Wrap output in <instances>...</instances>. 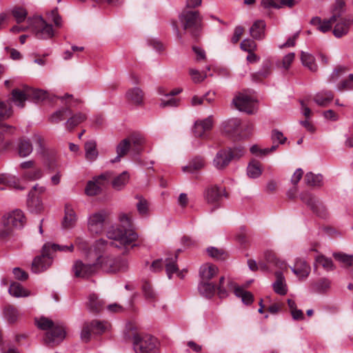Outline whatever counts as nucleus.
Returning <instances> with one entry per match:
<instances>
[{
  "label": "nucleus",
  "instance_id": "nucleus-1",
  "mask_svg": "<svg viewBox=\"0 0 353 353\" xmlns=\"http://www.w3.org/2000/svg\"><path fill=\"white\" fill-rule=\"evenodd\" d=\"M120 225L111 227L107 232V237L113 240L111 245L122 250V253L125 254L129 251V248L137 246L134 243L138 239V234L132 229V220L130 215L121 214L119 217Z\"/></svg>",
  "mask_w": 353,
  "mask_h": 353
},
{
  "label": "nucleus",
  "instance_id": "nucleus-2",
  "mask_svg": "<svg viewBox=\"0 0 353 353\" xmlns=\"http://www.w3.org/2000/svg\"><path fill=\"white\" fill-rule=\"evenodd\" d=\"M179 23L186 33L195 41L202 34L203 17L197 10H183L179 16Z\"/></svg>",
  "mask_w": 353,
  "mask_h": 353
},
{
  "label": "nucleus",
  "instance_id": "nucleus-3",
  "mask_svg": "<svg viewBox=\"0 0 353 353\" xmlns=\"http://www.w3.org/2000/svg\"><path fill=\"white\" fill-rule=\"evenodd\" d=\"M26 223V218L21 210H15L5 214L2 218L3 228L0 229V238L9 236L12 228H21Z\"/></svg>",
  "mask_w": 353,
  "mask_h": 353
},
{
  "label": "nucleus",
  "instance_id": "nucleus-4",
  "mask_svg": "<svg viewBox=\"0 0 353 353\" xmlns=\"http://www.w3.org/2000/svg\"><path fill=\"white\" fill-rule=\"evenodd\" d=\"M98 269L107 273L125 272L128 268L126 259L110 255H100L97 259Z\"/></svg>",
  "mask_w": 353,
  "mask_h": 353
},
{
  "label": "nucleus",
  "instance_id": "nucleus-5",
  "mask_svg": "<svg viewBox=\"0 0 353 353\" xmlns=\"http://www.w3.org/2000/svg\"><path fill=\"white\" fill-rule=\"evenodd\" d=\"M158 340L150 334H135L133 348L135 353H159Z\"/></svg>",
  "mask_w": 353,
  "mask_h": 353
},
{
  "label": "nucleus",
  "instance_id": "nucleus-6",
  "mask_svg": "<svg viewBox=\"0 0 353 353\" xmlns=\"http://www.w3.org/2000/svg\"><path fill=\"white\" fill-rule=\"evenodd\" d=\"M110 326L107 321L94 320L84 323L81 332V339L85 343L90 341L92 334H102L106 332Z\"/></svg>",
  "mask_w": 353,
  "mask_h": 353
},
{
  "label": "nucleus",
  "instance_id": "nucleus-7",
  "mask_svg": "<svg viewBox=\"0 0 353 353\" xmlns=\"http://www.w3.org/2000/svg\"><path fill=\"white\" fill-rule=\"evenodd\" d=\"M345 5V0H335L332 17L327 20L321 21L320 26L317 29L323 33L330 30L332 24L336 22L344 13Z\"/></svg>",
  "mask_w": 353,
  "mask_h": 353
},
{
  "label": "nucleus",
  "instance_id": "nucleus-8",
  "mask_svg": "<svg viewBox=\"0 0 353 353\" xmlns=\"http://www.w3.org/2000/svg\"><path fill=\"white\" fill-rule=\"evenodd\" d=\"M54 255L44 249V245L42 248L41 254L37 256L32 263V271L34 273H40L46 271L52 263Z\"/></svg>",
  "mask_w": 353,
  "mask_h": 353
},
{
  "label": "nucleus",
  "instance_id": "nucleus-9",
  "mask_svg": "<svg viewBox=\"0 0 353 353\" xmlns=\"http://www.w3.org/2000/svg\"><path fill=\"white\" fill-rule=\"evenodd\" d=\"M108 214L105 210H100L93 213L88 218V227L89 231L94 234H99L104 230L105 219Z\"/></svg>",
  "mask_w": 353,
  "mask_h": 353
},
{
  "label": "nucleus",
  "instance_id": "nucleus-10",
  "mask_svg": "<svg viewBox=\"0 0 353 353\" xmlns=\"http://www.w3.org/2000/svg\"><path fill=\"white\" fill-rule=\"evenodd\" d=\"M300 199L318 216H323L325 214L324 205L310 192H303L299 195Z\"/></svg>",
  "mask_w": 353,
  "mask_h": 353
},
{
  "label": "nucleus",
  "instance_id": "nucleus-11",
  "mask_svg": "<svg viewBox=\"0 0 353 353\" xmlns=\"http://www.w3.org/2000/svg\"><path fill=\"white\" fill-rule=\"evenodd\" d=\"M111 177L112 173L110 172H106L94 177L93 181H90L86 185L85 190L86 194L88 196L99 194L101 191V186L103 185L105 182L109 181Z\"/></svg>",
  "mask_w": 353,
  "mask_h": 353
},
{
  "label": "nucleus",
  "instance_id": "nucleus-12",
  "mask_svg": "<svg viewBox=\"0 0 353 353\" xmlns=\"http://www.w3.org/2000/svg\"><path fill=\"white\" fill-rule=\"evenodd\" d=\"M72 270L76 277L86 278L94 274L99 269L97 261L92 264H85L78 260L75 261Z\"/></svg>",
  "mask_w": 353,
  "mask_h": 353
},
{
  "label": "nucleus",
  "instance_id": "nucleus-13",
  "mask_svg": "<svg viewBox=\"0 0 353 353\" xmlns=\"http://www.w3.org/2000/svg\"><path fill=\"white\" fill-rule=\"evenodd\" d=\"M228 196L225 190L216 185L208 187L204 192V198L208 204L216 205L223 196Z\"/></svg>",
  "mask_w": 353,
  "mask_h": 353
},
{
  "label": "nucleus",
  "instance_id": "nucleus-14",
  "mask_svg": "<svg viewBox=\"0 0 353 353\" xmlns=\"http://www.w3.org/2000/svg\"><path fill=\"white\" fill-rule=\"evenodd\" d=\"M65 334L64 326L62 324L57 323L46 333L44 340L48 344H58L65 339Z\"/></svg>",
  "mask_w": 353,
  "mask_h": 353
},
{
  "label": "nucleus",
  "instance_id": "nucleus-15",
  "mask_svg": "<svg viewBox=\"0 0 353 353\" xmlns=\"http://www.w3.org/2000/svg\"><path fill=\"white\" fill-rule=\"evenodd\" d=\"M35 35L39 39L52 38L54 31L52 25L48 24L42 17L35 19Z\"/></svg>",
  "mask_w": 353,
  "mask_h": 353
},
{
  "label": "nucleus",
  "instance_id": "nucleus-16",
  "mask_svg": "<svg viewBox=\"0 0 353 353\" xmlns=\"http://www.w3.org/2000/svg\"><path fill=\"white\" fill-rule=\"evenodd\" d=\"M232 159H234V153L232 152V149L221 150L216 154L212 164L216 169L223 170L230 164Z\"/></svg>",
  "mask_w": 353,
  "mask_h": 353
},
{
  "label": "nucleus",
  "instance_id": "nucleus-17",
  "mask_svg": "<svg viewBox=\"0 0 353 353\" xmlns=\"http://www.w3.org/2000/svg\"><path fill=\"white\" fill-rule=\"evenodd\" d=\"M232 103L240 111H243L248 114L253 112L254 101L248 95L239 94L233 99Z\"/></svg>",
  "mask_w": 353,
  "mask_h": 353
},
{
  "label": "nucleus",
  "instance_id": "nucleus-18",
  "mask_svg": "<svg viewBox=\"0 0 353 353\" xmlns=\"http://www.w3.org/2000/svg\"><path fill=\"white\" fill-rule=\"evenodd\" d=\"M241 125L240 119L237 118L230 119L223 123V132L230 137L240 139Z\"/></svg>",
  "mask_w": 353,
  "mask_h": 353
},
{
  "label": "nucleus",
  "instance_id": "nucleus-19",
  "mask_svg": "<svg viewBox=\"0 0 353 353\" xmlns=\"http://www.w3.org/2000/svg\"><path fill=\"white\" fill-rule=\"evenodd\" d=\"M334 23L336 24L333 30V34L336 37L340 38L347 34L350 26L353 23V18L352 17L343 18L341 15Z\"/></svg>",
  "mask_w": 353,
  "mask_h": 353
},
{
  "label": "nucleus",
  "instance_id": "nucleus-20",
  "mask_svg": "<svg viewBox=\"0 0 353 353\" xmlns=\"http://www.w3.org/2000/svg\"><path fill=\"white\" fill-rule=\"evenodd\" d=\"M212 128V119L211 117H209L205 119L196 121L194 123L193 133L195 137L203 138Z\"/></svg>",
  "mask_w": 353,
  "mask_h": 353
},
{
  "label": "nucleus",
  "instance_id": "nucleus-21",
  "mask_svg": "<svg viewBox=\"0 0 353 353\" xmlns=\"http://www.w3.org/2000/svg\"><path fill=\"white\" fill-rule=\"evenodd\" d=\"M28 87L23 90L14 89L11 92V97L8 101L12 102L14 105L20 108L25 107L26 101L29 99L28 96Z\"/></svg>",
  "mask_w": 353,
  "mask_h": 353
},
{
  "label": "nucleus",
  "instance_id": "nucleus-22",
  "mask_svg": "<svg viewBox=\"0 0 353 353\" xmlns=\"http://www.w3.org/2000/svg\"><path fill=\"white\" fill-rule=\"evenodd\" d=\"M266 24L265 21L259 19L255 21L250 28V36L256 40H263L265 38Z\"/></svg>",
  "mask_w": 353,
  "mask_h": 353
},
{
  "label": "nucleus",
  "instance_id": "nucleus-23",
  "mask_svg": "<svg viewBox=\"0 0 353 353\" xmlns=\"http://www.w3.org/2000/svg\"><path fill=\"white\" fill-rule=\"evenodd\" d=\"M228 288L233 290L235 295L241 299L242 301L246 304H250L253 302V295L250 292L244 290L242 288L236 285L234 283L228 281Z\"/></svg>",
  "mask_w": 353,
  "mask_h": 353
},
{
  "label": "nucleus",
  "instance_id": "nucleus-24",
  "mask_svg": "<svg viewBox=\"0 0 353 353\" xmlns=\"http://www.w3.org/2000/svg\"><path fill=\"white\" fill-rule=\"evenodd\" d=\"M291 270L300 279H306L310 273V266L305 261L300 259L296 260Z\"/></svg>",
  "mask_w": 353,
  "mask_h": 353
},
{
  "label": "nucleus",
  "instance_id": "nucleus-25",
  "mask_svg": "<svg viewBox=\"0 0 353 353\" xmlns=\"http://www.w3.org/2000/svg\"><path fill=\"white\" fill-rule=\"evenodd\" d=\"M272 63L267 59L263 62L261 68L256 72L252 74V79L256 82H261L269 77L272 74Z\"/></svg>",
  "mask_w": 353,
  "mask_h": 353
},
{
  "label": "nucleus",
  "instance_id": "nucleus-26",
  "mask_svg": "<svg viewBox=\"0 0 353 353\" xmlns=\"http://www.w3.org/2000/svg\"><path fill=\"white\" fill-rule=\"evenodd\" d=\"M66 106L61 109H59L52 114H51L48 118V121L51 123H58L60 121L65 120L67 116H69L72 113L70 106L72 103L65 102Z\"/></svg>",
  "mask_w": 353,
  "mask_h": 353
},
{
  "label": "nucleus",
  "instance_id": "nucleus-27",
  "mask_svg": "<svg viewBox=\"0 0 353 353\" xmlns=\"http://www.w3.org/2000/svg\"><path fill=\"white\" fill-rule=\"evenodd\" d=\"M218 273V268L216 265L211 263L202 265L199 269L200 281H208L215 276Z\"/></svg>",
  "mask_w": 353,
  "mask_h": 353
},
{
  "label": "nucleus",
  "instance_id": "nucleus-28",
  "mask_svg": "<svg viewBox=\"0 0 353 353\" xmlns=\"http://www.w3.org/2000/svg\"><path fill=\"white\" fill-rule=\"evenodd\" d=\"M77 220V214L70 204L65 205V216L62 223L64 228H71L74 226Z\"/></svg>",
  "mask_w": 353,
  "mask_h": 353
},
{
  "label": "nucleus",
  "instance_id": "nucleus-29",
  "mask_svg": "<svg viewBox=\"0 0 353 353\" xmlns=\"http://www.w3.org/2000/svg\"><path fill=\"white\" fill-rule=\"evenodd\" d=\"M70 116V117L64 123L66 130L70 132L73 130L76 126L83 123L87 119L86 114L81 112H77L72 115L71 114Z\"/></svg>",
  "mask_w": 353,
  "mask_h": 353
},
{
  "label": "nucleus",
  "instance_id": "nucleus-30",
  "mask_svg": "<svg viewBox=\"0 0 353 353\" xmlns=\"http://www.w3.org/2000/svg\"><path fill=\"white\" fill-rule=\"evenodd\" d=\"M27 205L28 209L32 212L39 213L43 209L41 199L37 195H34L33 191L29 192Z\"/></svg>",
  "mask_w": 353,
  "mask_h": 353
},
{
  "label": "nucleus",
  "instance_id": "nucleus-31",
  "mask_svg": "<svg viewBox=\"0 0 353 353\" xmlns=\"http://www.w3.org/2000/svg\"><path fill=\"white\" fill-rule=\"evenodd\" d=\"M17 150L20 157L24 158L29 156L33 150L31 141L26 138L20 139L18 142Z\"/></svg>",
  "mask_w": 353,
  "mask_h": 353
},
{
  "label": "nucleus",
  "instance_id": "nucleus-32",
  "mask_svg": "<svg viewBox=\"0 0 353 353\" xmlns=\"http://www.w3.org/2000/svg\"><path fill=\"white\" fill-rule=\"evenodd\" d=\"M199 294L205 298H212L216 290V285L212 282L200 281L198 285Z\"/></svg>",
  "mask_w": 353,
  "mask_h": 353
},
{
  "label": "nucleus",
  "instance_id": "nucleus-33",
  "mask_svg": "<svg viewBox=\"0 0 353 353\" xmlns=\"http://www.w3.org/2000/svg\"><path fill=\"white\" fill-rule=\"evenodd\" d=\"M85 149V157L88 161H95L99 155L98 150L97 149V143L94 140L87 141L84 145Z\"/></svg>",
  "mask_w": 353,
  "mask_h": 353
},
{
  "label": "nucleus",
  "instance_id": "nucleus-34",
  "mask_svg": "<svg viewBox=\"0 0 353 353\" xmlns=\"http://www.w3.org/2000/svg\"><path fill=\"white\" fill-rule=\"evenodd\" d=\"M275 276L276 280L272 285L274 292L280 295L286 294L288 290L283 273L280 271H276Z\"/></svg>",
  "mask_w": 353,
  "mask_h": 353
},
{
  "label": "nucleus",
  "instance_id": "nucleus-35",
  "mask_svg": "<svg viewBox=\"0 0 353 353\" xmlns=\"http://www.w3.org/2000/svg\"><path fill=\"white\" fill-rule=\"evenodd\" d=\"M333 99L334 94L330 90H323L315 94L314 101L319 105L324 107L327 105Z\"/></svg>",
  "mask_w": 353,
  "mask_h": 353
},
{
  "label": "nucleus",
  "instance_id": "nucleus-36",
  "mask_svg": "<svg viewBox=\"0 0 353 353\" xmlns=\"http://www.w3.org/2000/svg\"><path fill=\"white\" fill-rule=\"evenodd\" d=\"M129 173L126 171H124L113 179L112 181V186L117 190H121L126 185L129 181Z\"/></svg>",
  "mask_w": 353,
  "mask_h": 353
},
{
  "label": "nucleus",
  "instance_id": "nucleus-37",
  "mask_svg": "<svg viewBox=\"0 0 353 353\" xmlns=\"http://www.w3.org/2000/svg\"><path fill=\"white\" fill-rule=\"evenodd\" d=\"M177 258L178 254L176 253L172 257H168L164 259V265L165 267L166 273L169 279H171V275L172 274L177 272L179 270L178 266L176 265Z\"/></svg>",
  "mask_w": 353,
  "mask_h": 353
},
{
  "label": "nucleus",
  "instance_id": "nucleus-38",
  "mask_svg": "<svg viewBox=\"0 0 353 353\" xmlns=\"http://www.w3.org/2000/svg\"><path fill=\"white\" fill-rule=\"evenodd\" d=\"M0 184L17 190H23L24 188L19 184V180L14 176L7 174H0Z\"/></svg>",
  "mask_w": 353,
  "mask_h": 353
},
{
  "label": "nucleus",
  "instance_id": "nucleus-39",
  "mask_svg": "<svg viewBox=\"0 0 353 353\" xmlns=\"http://www.w3.org/2000/svg\"><path fill=\"white\" fill-rule=\"evenodd\" d=\"M304 182L310 187H320L323 184V176L320 174H315L309 172L305 175Z\"/></svg>",
  "mask_w": 353,
  "mask_h": 353
},
{
  "label": "nucleus",
  "instance_id": "nucleus-40",
  "mask_svg": "<svg viewBox=\"0 0 353 353\" xmlns=\"http://www.w3.org/2000/svg\"><path fill=\"white\" fill-rule=\"evenodd\" d=\"M126 96L128 99L136 105H141L143 99V92L139 88H134L129 90Z\"/></svg>",
  "mask_w": 353,
  "mask_h": 353
},
{
  "label": "nucleus",
  "instance_id": "nucleus-41",
  "mask_svg": "<svg viewBox=\"0 0 353 353\" xmlns=\"http://www.w3.org/2000/svg\"><path fill=\"white\" fill-rule=\"evenodd\" d=\"M44 249L46 250L47 249L50 252H51L54 255V252L57 251L63 252H72L74 250V245L70 243L68 245H61L56 243H46L44 244Z\"/></svg>",
  "mask_w": 353,
  "mask_h": 353
},
{
  "label": "nucleus",
  "instance_id": "nucleus-42",
  "mask_svg": "<svg viewBox=\"0 0 353 353\" xmlns=\"http://www.w3.org/2000/svg\"><path fill=\"white\" fill-rule=\"evenodd\" d=\"M13 114V110L10 101L0 100V122L7 120Z\"/></svg>",
  "mask_w": 353,
  "mask_h": 353
},
{
  "label": "nucleus",
  "instance_id": "nucleus-43",
  "mask_svg": "<svg viewBox=\"0 0 353 353\" xmlns=\"http://www.w3.org/2000/svg\"><path fill=\"white\" fill-rule=\"evenodd\" d=\"M205 166V161L203 158L197 157L194 158L189 165L183 168V172H193L196 170H200Z\"/></svg>",
  "mask_w": 353,
  "mask_h": 353
},
{
  "label": "nucleus",
  "instance_id": "nucleus-44",
  "mask_svg": "<svg viewBox=\"0 0 353 353\" xmlns=\"http://www.w3.org/2000/svg\"><path fill=\"white\" fill-rule=\"evenodd\" d=\"M301 59L303 65L310 70L315 72L317 70V65L314 62V57L310 53L301 52Z\"/></svg>",
  "mask_w": 353,
  "mask_h": 353
},
{
  "label": "nucleus",
  "instance_id": "nucleus-45",
  "mask_svg": "<svg viewBox=\"0 0 353 353\" xmlns=\"http://www.w3.org/2000/svg\"><path fill=\"white\" fill-rule=\"evenodd\" d=\"M88 306L90 312L97 313L103 309V303L99 299L97 295L91 294L89 296Z\"/></svg>",
  "mask_w": 353,
  "mask_h": 353
},
{
  "label": "nucleus",
  "instance_id": "nucleus-46",
  "mask_svg": "<svg viewBox=\"0 0 353 353\" xmlns=\"http://www.w3.org/2000/svg\"><path fill=\"white\" fill-rule=\"evenodd\" d=\"M27 94L29 96V99H32L36 103L42 101L47 97V92L46 91L28 87Z\"/></svg>",
  "mask_w": 353,
  "mask_h": 353
},
{
  "label": "nucleus",
  "instance_id": "nucleus-47",
  "mask_svg": "<svg viewBox=\"0 0 353 353\" xmlns=\"http://www.w3.org/2000/svg\"><path fill=\"white\" fill-rule=\"evenodd\" d=\"M278 148V145H272V147L261 149L257 145H253L250 148V152L256 157H263L270 152H274Z\"/></svg>",
  "mask_w": 353,
  "mask_h": 353
},
{
  "label": "nucleus",
  "instance_id": "nucleus-48",
  "mask_svg": "<svg viewBox=\"0 0 353 353\" xmlns=\"http://www.w3.org/2000/svg\"><path fill=\"white\" fill-rule=\"evenodd\" d=\"M10 12L18 23L24 21L28 15L26 9L21 6H14Z\"/></svg>",
  "mask_w": 353,
  "mask_h": 353
},
{
  "label": "nucleus",
  "instance_id": "nucleus-49",
  "mask_svg": "<svg viewBox=\"0 0 353 353\" xmlns=\"http://www.w3.org/2000/svg\"><path fill=\"white\" fill-rule=\"evenodd\" d=\"M247 172L249 177L258 178L262 173L260 163L255 161L250 163L247 168Z\"/></svg>",
  "mask_w": 353,
  "mask_h": 353
},
{
  "label": "nucleus",
  "instance_id": "nucleus-50",
  "mask_svg": "<svg viewBox=\"0 0 353 353\" xmlns=\"http://www.w3.org/2000/svg\"><path fill=\"white\" fill-rule=\"evenodd\" d=\"M9 293L15 297L28 296L29 294L19 283H12L9 288Z\"/></svg>",
  "mask_w": 353,
  "mask_h": 353
},
{
  "label": "nucleus",
  "instance_id": "nucleus-51",
  "mask_svg": "<svg viewBox=\"0 0 353 353\" xmlns=\"http://www.w3.org/2000/svg\"><path fill=\"white\" fill-rule=\"evenodd\" d=\"M43 176V171L40 168L34 167L32 170H26L23 173V178L29 181H36Z\"/></svg>",
  "mask_w": 353,
  "mask_h": 353
},
{
  "label": "nucleus",
  "instance_id": "nucleus-52",
  "mask_svg": "<svg viewBox=\"0 0 353 353\" xmlns=\"http://www.w3.org/2000/svg\"><path fill=\"white\" fill-rule=\"evenodd\" d=\"M142 291L145 299L148 301H154L157 299V294L154 291L151 284L148 282H144L142 285Z\"/></svg>",
  "mask_w": 353,
  "mask_h": 353
},
{
  "label": "nucleus",
  "instance_id": "nucleus-53",
  "mask_svg": "<svg viewBox=\"0 0 353 353\" xmlns=\"http://www.w3.org/2000/svg\"><path fill=\"white\" fill-rule=\"evenodd\" d=\"M4 315L6 320L9 323H13L17 321L19 316V313L17 310L12 305H8L6 307L4 310Z\"/></svg>",
  "mask_w": 353,
  "mask_h": 353
},
{
  "label": "nucleus",
  "instance_id": "nucleus-54",
  "mask_svg": "<svg viewBox=\"0 0 353 353\" xmlns=\"http://www.w3.org/2000/svg\"><path fill=\"white\" fill-rule=\"evenodd\" d=\"M128 139L130 141V145L133 144L136 152H139V147L145 142L144 137L139 133H133Z\"/></svg>",
  "mask_w": 353,
  "mask_h": 353
},
{
  "label": "nucleus",
  "instance_id": "nucleus-55",
  "mask_svg": "<svg viewBox=\"0 0 353 353\" xmlns=\"http://www.w3.org/2000/svg\"><path fill=\"white\" fill-rule=\"evenodd\" d=\"M32 140L36 145L37 152L40 154L44 155L46 152V148L43 137L40 134H36L33 135Z\"/></svg>",
  "mask_w": 353,
  "mask_h": 353
},
{
  "label": "nucleus",
  "instance_id": "nucleus-56",
  "mask_svg": "<svg viewBox=\"0 0 353 353\" xmlns=\"http://www.w3.org/2000/svg\"><path fill=\"white\" fill-rule=\"evenodd\" d=\"M264 258L267 263H272L276 267L282 268L285 264L280 261L276 256L275 254L271 250H266L264 252Z\"/></svg>",
  "mask_w": 353,
  "mask_h": 353
},
{
  "label": "nucleus",
  "instance_id": "nucleus-57",
  "mask_svg": "<svg viewBox=\"0 0 353 353\" xmlns=\"http://www.w3.org/2000/svg\"><path fill=\"white\" fill-rule=\"evenodd\" d=\"M35 323L37 327L42 330H50V329L55 325L52 320L44 316L35 319Z\"/></svg>",
  "mask_w": 353,
  "mask_h": 353
},
{
  "label": "nucleus",
  "instance_id": "nucleus-58",
  "mask_svg": "<svg viewBox=\"0 0 353 353\" xmlns=\"http://www.w3.org/2000/svg\"><path fill=\"white\" fill-rule=\"evenodd\" d=\"M316 262L327 271H330L334 269L332 260L324 256L323 255L317 256L316 258Z\"/></svg>",
  "mask_w": 353,
  "mask_h": 353
},
{
  "label": "nucleus",
  "instance_id": "nucleus-59",
  "mask_svg": "<svg viewBox=\"0 0 353 353\" xmlns=\"http://www.w3.org/2000/svg\"><path fill=\"white\" fill-rule=\"evenodd\" d=\"M206 251L210 256L216 259L223 260L226 257L225 252L221 249H218L214 247H210L207 248Z\"/></svg>",
  "mask_w": 353,
  "mask_h": 353
},
{
  "label": "nucleus",
  "instance_id": "nucleus-60",
  "mask_svg": "<svg viewBox=\"0 0 353 353\" xmlns=\"http://www.w3.org/2000/svg\"><path fill=\"white\" fill-rule=\"evenodd\" d=\"M130 147L131 145L130 139H125L117 145L116 148L117 154L124 157L130 150Z\"/></svg>",
  "mask_w": 353,
  "mask_h": 353
},
{
  "label": "nucleus",
  "instance_id": "nucleus-61",
  "mask_svg": "<svg viewBox=\"0 0 353 353\" xmlns=\"http://www.w3.org/2000/svg\"><path fill=\"white\" fill-rule=\"evenodd\" d=\"M271 139L273 142V145H279V144H283L287 140V138L284 137L281 131L274 129L272 131Z\"/></svg>",
  "mask_w": 353,
  "mask_h": 353
},
{
  "label": "nucleus",
  "instance_id": "nucleus-62",
  "mask_svg": "<svg viewBox=\"0 0 353 353\" xmlns=\"http://www.w3.org/2000/svg\"><path fill=\"white\" fill-rule=\"evenodd\" d=\"M256 47V43L250 39H245L241 43V48L248 52H254Z\"/></svg>",
  "mask_w": 353,
  "mask_h": 353
},
{
  "label": "nucleus",
  "instance_id": "nucleus-63",
  "mask_svg": "<svg viewBox=\"0 0 353 353\" xmlns=\"http://www.w3.org/2000/svg\"><path fill=\"white\" fill-rule=\"evenodd\" d=\"M333 256L334 259L346 265H352L353 261V256L347 255L343 253H334Z\"/></svg>",
  "mask_w": 353,
  "mask_h": 353
},
{
  "label": "nucleus",
  "instance_id": "nucleus-64",
  "mask_svg": "<svg viewBox=\"0 0 353 353\" xmlns=\"http://www.w3.org/2000/svg\"><path fill=\"white\" fill-rule=\"evenodd\" d=\"M330 283L326 279H322L313 285L315 291L318 292H325L330 288Z\"/></svg>",
  "mask_w": 353,
  "mask_h": 353
}]
</instances>
